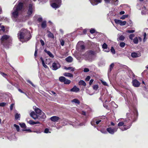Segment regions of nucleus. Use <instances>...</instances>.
Instances as JSON below:
<instances>
[{"instance_id": "nucleus-17", "label": "nucleus", "mask_w": 148, "mask_h": 148, "mask_svg": "<svg viewBox=\"0 0 148 148\" xmlns=\"http://www.w3.org/2000/svg\"><path fill=\"white\" fill-rule=\"evenodd\" d=\"M131 56L133 58L138 57L140 56V53H136L135 52H133L131 53Z\"/></svg>"}, {"instance_id": "nucleus-11", "label": "nucleus", "mask_w": 148, "mask_h": 148, "mask_svg": "<svg viewBox=\"0 0 148 148\" xmlns=\"http://www.w3.org/2000/svg\"><path fill=\"white\" fill-rule=\"evenodd\" d=\"M105 3H114L115 5H117L118 2V0H104Z\"/></svg>"}, {"instance_id": "nucleus-45", "label": "nucleus", "mask_w": 148, "mask_h": 148, "mask_svg": "<svg viewBox=\"0 0 148 148\" xmlns=\"http://www.w3.org/2000/svg\"><path fill=\"white\" fill-rule=\"evenodd\" d=\"M29 123L30 124L34 125L35 124V122L33 121L32 120H30L29 122Z\"/></svg>"}, {"instance_id": "nucleus-20", "label": "nucleus", "mask_w": 148, "mask_h": 148, "mask_svg": "<svg viewBox=\"0 0 148 148\" xmlns=\"http://www.w3.org/2000/svg\"><path fill=\"white\" fill-rule=\"evenodd\" d=\"M63 75L65 76L70 77H73V75L70 73H65L63 74Z\"/></svg>"}, {"instance_id": "nucleus-23", "label": "nucleus", "mask_w": 148, "mask_h": 148, "mask_svg": "<svg viewBox=\"0 0 148 148\" xmlns=\"http://www.w3.org/2000/svg\"><path fill=\"white\" fill-rule=\"evenodd\" d=\"M46 21H43L41 24V27L43 28H45L46 27Z\"/></svg>"}, {"instance_id": "nucleus-12", "label": "nucleus", "mask_w": 148, "mask_h": 148, "mask_svg": "<svg viewBox=\"0 0 148 148\" xmlns=\"http://www.w3.org/2000/svg\"><path fill=\"white\" fill-rule=\"evenodd\" d=\"M33 11L32 5L30 4L28 8V11L27 14L28 15H30L32 13Z\"/></svg>"}, {"instance_id": "nucleus-39", "label": "nucleus", "mask_w": 148, "mask_h": 148, "mask_svg": "<svg viewBox=\"0 0 148 148\" xmlns=\"http://www.w3.org/2000/svg\"><path fill=\"white\" fill-rule=\"evenodd\" d=\"M111 51L113 54H115V50L113 47H111Z\"/></svg>"}, {"instance_id": "nucleus-64", "label": "nucleus", "mask_w": 148, "mask_h": 148, "mask_svg": "<svg viewBox=\"0 0 148 148\" xmlns=\"http://www.w3.org/2000/svg\"><path fill=\"white\" fill-rule=\"evenodd\" d=\"M137 37L138 38V40H139L140 41H141L142 40V38L141 37Z\"/></svg>"}, {"instance_id": "nucleus-21", "label": "nucleus", "mask_w": 148, "mask_h": 148, "mask_svg": "<svg viewBox=\"0 0 148 148\" xmlns=\"http://www.w3.org/2000/svg\"><path fill=\"white\" fill-rule=\"evenodd\" d=\"M40 60L42 62V65L43 67L45 68H48V66L45 65L43 58L42 57H41L40 58Z\"/></svg>"}, {"instance_id": "nucleus-25", "label": "nucleus", "mask_w": 148, "mask_h": 148, "mask_svg": "<svg viewBox=\"0 0 148 148\" xmlns=\"http://www.w3.org/2000/svg\"><path fill=\"white\" fill-rule=\"evenodd\" d=\"M125 39V37L123 35H121L117 38V40L119 41V40L123 41Z\"/></svg>"}, {"instance_id": "nucleus-7", "label": "nucleus", "mask_w": 148, "mask_h": 148, "mask_svg": "<svg viewBox=\"0 0 148 148\" xmlns=\"http://www.w3.org/2000/svg\"><path fill=\"white\" fill-rule=\"evenodd\" d=\"M117 129L118 128L117 127L112 128L111 127H109L107 128V131L110 134H113L115 132L117 131Z\"/></svg>"}, {"instance_id": "nucleus-52", "label": "nucleus", "mask_w": 148, "mask_h": 148, "mask_svg": "<svg viewBox=\"0 0 148 148\" xmlns=\"http://www.w3.org/2000/svg\"><path fill=\"white\" fill-rule=\"evenodd\" d=\"M40 42L41 43V45L42 46H43L44 45L45 43H44V41L42 40H40Z\"/></svg>"}, {"instance_id": "nucleus-35", "label": "nucleus", "mask_w": 148, "mask_h": 148, "mask_svg": "<svg viewBox=\"0 0 148 148\" xmlns=\"http://www.w3.org/2000/svg\"><path fill=\"white\" fill-rule=\"evenodd\" d=\"M53 2H55L57 3H61V0H52Z\"/></svg>"}, {"instance_id": "nucleus-32", "label": "nucleus", "mask_w": 148, "mask_h": 148, "mask_svg": "<svg viewBox=\"0 0 148 148\" xmlns=\"http://www.w3.org/2000/svg\"><path fill=\"white\" fill-rule=\"evenodd\" d=\"M20 114H18V113H16V114L15 115V118L16 119H18V118H20Z\"/></svg>"}, {"instance_id": "nucleus-55", "label": "nucleus", "mask_w": 148, "mask_h": 148, "mask_svg": "<svg viewBox=\"0 0 148 148\" xmlns=\"http://www.w3.org/2000/svg\"><path fill=\"white\" fill-rule=\"evenodd\" d=\"M14 105V104L13 103L10 106V109L11 110H12Z\"/></svg>"}, {"instance_id": "nucleus-41", "label": "nucleus", "mask_w": 148, "mask_h": 148, "mask_svg": "<svg viewBox=\"0 0 148 148\" xmlns=\"http://www.w3.org/2000/svg\"><path fill=\"white\" fill-rule=\"evenodd\" d=\"M1 30L3 31H5L4 27L3 25H1L0 24V30Z\"/></svg>"}, {"instance_id": "nucleus-59", "label": "nucleus", "mask_w": 148, "mask_h": 148, "mask_svg": "<svg viewBox=\"0 0 148 148\" xmlns=\"http://www.w3.org/2000/svg\"><path fill=\"white\" fill-rule=\"evenodd\" d=\"M125 13V12L124 11H121L120 12L119 14L120 15H122V14H124Z\"/></svg>"}, {"instance_id": "nucleus-24", "label": "nucleus", "mask_w": 148, "mask_h": 148, "mask_svg": "<svg viewBox=\"0 0 148 148\" xmlns=\"http://www.w3.org/2000/svg\"><path fill=\"white\" fill-rule=\"evenodd\" d=\"M79 85H83L84 86H86V83L83 80H81L79 82Z\"/></svg>"}, {"instance_id": "nucleus-34", "label": "nucleus", "mask_w": 148, "mask_h": 148, "mask_svg": "<svg viewBox=\"0 0 148 148\" xmlns=\"http://www.w3.org/2000/svg\"><path fill=\"white\" fill-rule=\"evenodd\" d=\"M119 45L121 47H124L125 45V43L124 42H121L120 43Z\"/></svg>"}, {"instance_id": "nucleus-3", "label": "nucleus", "mask_w": 148, "mask_h": 148, "mask_svg": "<svg viewBox=\"0 0 148 148\" xmlns=\"http://www.w3.org/2000/svg\"><path fill=\"white\" fill-rule=\"evenodd\" d=\"M23 6V4L22 3H19L18 5L14 6L12 11V17L14 18L17 17L21 12Z\"/></svg>"}, {"instance_id": "nucleus-19", "label": "nucleus", "mask_w": 148, "mask_h": 148, "mask_svg": "<svg viewBox=\"0 0 148 148\" xmlns=\"http://www.w3.org/2000/svg\"><path fill=\"white\" fill-rule=\"evenodd\" d=\"M73 60L72 58L70 56H69L65 59L66 60L69 62H71L73 61Z\"/></svg>"}, {"instance_id": "nucleus-9", "label": "nucleus", "mask_w": 148, "mask_h": 148, "mask_svg": "<svg viewBox=\"0 0 148 148\" xmlns=\"http://www.w3.org/2000/svg\"><path fill=\"white\" fill-rule=\"evenodd\" d=\"M60 67V65L58 62H54L52 64L53 69L56 70Z\"/></svg>"}, {"instance_id": "nucleus-27", "label": "nucleus", "mask_w": 148, "mask_h": 148, "mask_svg": "<svg viewBox=\"0 0 148 148\" xmlns=\"http://www.w3.org/2000/svg\"><path fill=\"white\" fill-rule=\"evenodd\" d=\"M91 57V55H90L88 52L86 53V56L84 57L86 59L89 60V57Z\"/></svg>"}, {"instance_id": "nucleus-1", "label": "nucleus", "mask_w": 148, "mask_h": 148, "mask_svg": "<svg viewBox=\"0 0 148 148\" xmlns=\"http://www.w3.org/2000/svg\"><path fill=\"white\" fill-rule=\"evenodd\" d=\"M33 108L36 114L34 112L32 111L30 113V115L34 119H40L45 118L46 116L44 112L42 110L36 106H34Z\"/></svg>"}, {"instance_id": "nucleus-49", "label": "nucleus", "mask_w": 148, "mask_h": 148, "mask_svg": "<svg viewBox=\"0 0 148 148\" xmlns=\"http://www.w3.org/2000/svg\"><path fill=\"white\" fill-rule=\"evenodd\" d=\"M95 32V30L94 29H92L90 31V32L91 34H93Z\"/></svg>"}, {"instance_id": "nucleus-51", "label": "nucleus", "mask_w": 148, "mask_h": 148, "mask_svg": "<svg viewBox=\"0 0 148 148\" xmlns=\"http://www.w3.org/2000/svg\"><path fill=\"white\" fill-rule=\"evenodd\" d=\"M6 104V103H0V106H4Z\"/></svg>"}, {"instance_id": "nucleus-46", "label": "nucleus", "mask_w": 148, "mask_h": 148, "mask_svg": "<svg viewBox=\"0 0 148 148\" xmlns=\"http://www.w3.org/2000/svg\"><path fill=\"white\" fill-rule=\"evenodd\" d=\"M90 78V76H88L86 77L85 79V80L86 81H88Z\"/></svg>"}, {"instance_id": "nucleus-13", "label": "nucleus", "mask_w": 148, "mask_h": 148, "mask_svg": "<svg viewBox=\"0 0 148 148\" xmlns=\"http://www.w3.org/2000/svg\"><path fill=\"white\" fill-rule=\"evenodd\" d=\"M133 85L136 87H138L140 84V83L137 80L134 79L132 81Z\"/></svg>"}, {"instance_id": "nucleus-43", "label": "nucleus", "mask_w": 148, "mask_h": 148, "mask_svg": "<svg viewBox=\"0 0 148 148\" xmlns=\"http://www.w3.org/2000/svg\"><path fill=\"white\" fill-rule=\"evenodd\" d=\"M20 126L23 128H25V124L24 123H20Z\"/></svg>"}, {"instance_id": "nucleus-50", "label": "nucleus", "mask_w": 148, "mask_h": 148, "mask_svg": "<svg viewBox=\"0 0 148 148\" xmlns=\"http://www.w3.org/2000/svg\"><path fill=\"white\" fill-rule=\"evenodd\" d=\"M27 82L29 83V84H30L31 85H32L33 86H34V84L32 83L29 80H27Z\"/></svg>"}, {"instance_id": "nucleus-26", "label": "nucleus", "mask_w": 148, "mask_h": 148, "mask_svg": "<svg viewBox=\"0 0 148 148\" xmlns=\"http://www.w3.org/2000/svg\"><path fill=\"white\" fill-rule=\"evenodd\" d=\"M47 32L49 33L48 34V36L49 37L54 38V36L52 33L49 31H47Z\"/></svg>"}, {"instance_id": "nucleus-38", "label": "nucleus", "mask_w": 148, "mask_h": 148, "mask_svg": "<svg viewBox=\"0 0 148 148\" xmlns=\"http://www.w3.org/2000/svg\"><path fill=\"white\" fill-rule=\"evenodd\" d=\"M134 34H130L129 36V38L131 40H133V38L134 37Z\"/></svg>"}, {"instance_id": "nucleus-33", "label": "nucleus", "mask_w": 148, "mask_h": 148, "mask_svg": "<svg viewBox=\"0 0 148 148\" xmlns=\"http://www.w3.org/2000/svg\"><path fill=\"white\" fill-rule=\"evenodd\" d=\"M14 127L16 128L17 131H19V127L18 125H16V124H14Z\"/></svg>"}, {"instance_id": "nucleus-8", "label": "nucleus", "mask_w": 148, "mask_h": 148, "mask_svg": "<svg viewBox=\"0 0 148 148\" xmlns=\"http://www.w3.org/2000/svg\"><path fill=\"white\" fill-rule=\"evenodd\" d=\"M114 21L116 24H119L121 26H124L125 25L127 22L126 21H122L121 20L115 19Z\"/></svg>"}, {"instance_id": "nucleus-47", "label": "nucleus", "mask_w": 148, "mask_h": 148, "mask_svg": "<svg viewBox=\"0 0 148 148\" xmlns=\"http://www.w3.org/2000/svg\"><path fill=\"white\" fill-rule=\"evenodd\" d=\"M89 71V69L87 68H85V69H84V71L85 72H88Z\"/></svg>"}, {"instance_id": "nucleus-58", "label": "nucleus", "mask_w": 148, "mask_h": 148, "mask_svg": "<svg viewBox=\"0 0 148 148\" xmlns=\"http://www.w3.org/2000/svg\"><path fill=\"white\" fill-rule=\"evenodd\" d=\"M38 21L39 22H40L42 21V18H39L38 19Z\"/></svg>"}, {"instance_id": "nucleus-31", "label": "nucleus", "mask_w": 148, "mask_h": 148, "mask_svg": "<svg viewBox=\"0 0 148 148\" xmlns=\"http://www.w3.org/2000/svg\"><path fill=\"white\" fill-rule=\"evenodd\" d=\"M128 15H123L121 17L120 19L122 20H124L126 18L128 17Z\"/></svg>"}, {"instance_id": "nucleus-56", "label": "nucleus", "mask_w": 148, "mask_h": 148, "mask_svg": "<svg viewBox=\"0 0 148 148\" xmlns=\"http://www.w3.org/2000/svg\"><path fill=\"white\" fill-rule=\"evenodd\" d=\"M94 80L93 79H91L89 82V84L90 85H91L92 83L93 82Z\"/></svg>"}, {"instance_id": "nucleus-54", "label": "nucleus", "mask_w": 148, "mask_h": 148, "mask_svg": "<svg viewBox=\"0 0 148 148\" xmlns=\"http://www.w3.org/2000/svg\"><path fill=\"white\" fill-rule=\"evenodd\" d=\"M101 82V83H102V84H103L104 85H105V86L107 85V84L105 82L102 81Z\"/></svg>"}, {"instance_id": "nucleus-28", "label": "nucleus", "mask_w": 148, "mask_h": 148, "mask_svg": "<svg viewBox=\"0 0 148 148\" xmlns=\"http://www.w3.org/2000/svg\"><path fill=\"white\" fill-rule=\"evenodd\" d=\"M72 102H74L75 103H77L78 104L79 103V101L77 99H75L71 101Z\"/></svg>"}, {"instance_id": "nucleus-30", "label": "nucleus", "mask_w": 148, "mask_h": 148, "mask_svg": "<svg viewBox=\"0 0 148 148\" xmlns=\"http://www.w3.org/2000/svg\"><path fill=\"white\" fill-rule=\"evenodd\" d=\"M77 47H79L80 48V50H83L84 49L85 47L84 45H81L80 46H79V44H78V45H77Z\"/></svg>"}, {"instance_id": "nucleus-2", "label": "nucleus", "mask_w": 148, "mask_h": 148, "mask_svg": "<svg viewBox=\"0 0 148 148\" xmlns=\"http://www.w3.org/2000/svg\"><path fill=\"white\" fill-rule=\"evenodd\" d=\"M18 35V39L22 42L28 41L30 38V33L26 29H22Z\"/></svg>"}, {"instance_id": "nucleus-36", "label": "nucleus", "mask_w": 148, "mask_h": 148, "mask_svg": "<svg viewBox=\"0 0 148 148\" xmlns=\"http://www.w3.org/2000/svg\"><path fill=\"white\" fill-rule=\"evenodd\" d=\"M102 48L104 49H107V45L105 43H104L102 45Z\"/></svg>"}, {"instance_id": "nucleus-48", "label": "nucleus", "mask_w": 148, "mask_h": 148, "mask_svg": "<svg viewBox=\"0 0 148 148\" xmlns=\"http://www.w3.org/2000/svg\"><path fill=\"white\" fill-rule=\"evenodd\" d=\"M49 130L48 128H46L44 131V133H47L49 132Z\"/></svg>"}, {"instance_id": "nucleus-15", "label": "nucleus", "mask_w": 148, "mask_h": 148, "mask_svg": "<svg viewBox=\"0 0 148 148\" xmlns=\"http://www.w3.org/2000/svg\"><path fill=\"white\" fill-rule=\"evenodd\" d=\"M60 3H57L53 2V3L51 4V6L53 8H57L60 6Z\"/></svg>"}, {"instance_id": "nucleus-60", "label": "nucleus", "mask_w": 148, "mask_h": 148, "mask_svg": "<svg viewBox=\"0 0 148 148\" xmlns=\"http://www.w3.org/2000/svg\"><path fill=\"white\" fill-rule=\"evenodd\" d=\"M1 74L3 76H5L6 75V74L3 73H1Z\"/></svg>"}, {"instance_id": "nucleus-53", "label": "nucleus", "mask_w": 148, "mask_h": 148, "mask_svg": "<svg viewBox=\"0 0 148 148\" xmlns=\"http://www.w3.org/2000/svg\"><path fill=\"white\" fill-rule=\"evenodd\" d=\"M61 44L62 46H63L64 45V42L63 40H60Z\"/></svg>"}, {"instance_id": "nucleus-16", "label": "nucleus", "mask_w": 148, "mask_h": 148, "mask_svg": "<svg viewBox=\"0 0 148 148\" xmlns=\"http://www.w3.org/2000/svg\"><path fill=\"white\" fill-rule=\"evenodd\" d=\"M79 91V89L76 86H74L70 90L71 92H77Z\"/></svg>"}, {"instance_id": "nucleus-61", "label": "nucleus", "mask_w": 148, "mask_h": 148, "mask_svg": "<svg viewBox=\"0 0 148 148\" xmlns=\"http://www.w3.org/2000/svg\"><path fill=\"white\" fill-rule=\"evenodd\" d=\"M101 120H99L97 121L96 122V124H98L100 122H101Z\"/></svg>"}, {"instance_id": "nucleus-14", "label": "nucleus", "mask_w": 148, "mask_h": 148, "mask_svg": "<svg viewBox=\"0 0 148 148\" xmlns=\"http://www.w3.org/2000/svg\"><path fill=\"white\" fill-rule=\"evenodd\" d=\"M60 118L58 116H54L51 117L50 119L53 122H57L59 119Z\"/></svg>"}, {"instance_id": "nucleus-62", "label": "nucleus", "mask_w": 148, "mask_h": 148, "mask_svg": "<svg viewBox=\"0 0 148 148\" xmlns=\"http://www.w3.org/2000/svg\"><path fill=\"white\" fill-rule=\"evenodd\" d=\"M81 114L83 115H86V113L84 111H82Z\"/></svg>"}, {"instance_id": "nucleus-10", "label": "nucleus", "mask_w": 148, "mask_h": 148, "mask_svg": "<svg viewBox=\"0 0 148 148\" xmlns=\"http://www.w3.org/2000/svg\"><path fill=\"white\" fill-rule=\"evenodd\" d=\"M102 0H89L90 3L93 5H97L98 3H101Z\"/></svg>"}, {"instance_id": "nucleus-18", "label": "nucleus", "mask_w": 148, "mask_h": 148, "mask_svg": "<svg viewBox=\"0 0 148 148\" xmlns=\"http://www.w3.org/2000/svg\"><path fill=\"white\" fill-rule=\"evenodd\" d=\"M44 51L46 53H47L49 55V56L50 57L52 58L54 57L53 55L50 51H47L46 49H45Z\"/></svg>"}, {"instance_id": "nucleus-44", "label": "nucleus", "mask_w": 148, "mask_h": 148, "mask_svg": "<svg viewBox=\"0 0 148 148\" xmlns=\"http://www.w3.org/2000/svg\"><path fill=\"white\" fill-rule=\"evenodd\" d=\"M114 66V63H112L110 66V71Z\"/></svg>"}, {"instance_id": "nucleus-63", "label": "nucleus", "mask_w": 148, "mask_h": 148, "mask_svg": "<svg viewBox=\"0 0 148 148\" xmlns=\"http://www.w3.org/2000/svg\"><path fill=\"white\" fill-rule=\"evenodd\" d=\"M25 130L26 131H27L29 132H32L31 130L29 129H27Z\"/></svg>"}, {"instance_id": "nucleus-6", "label": "nucleus", "mask_w": 148, "mask_h": 148, "mask_svg": "<svg viewBox=\"0 0 148 148\" xmlns=\"http://www.w3.org/2000/svg\"><path fill=\"white\" fill-rule=\"evenodd\" d=\"M59 80L60 82H64L65 84H69L71 82V81L70 80L66 79L65 77L63 76L60 77Z\"/></svg>"}, {"instance_id": "nucleus-42", "label": "nucleus", "mask_w": 148, "mask_h": 148, "mask_svg": "<svg viewBox=\"0 0 148 148\" xmlns=\"http://www.w3.org/2000/svg\"><path fill=\"white\" fill-rule=\"evenodd\" d=\"M135 31L134 30H128L126 32L129 33H132L135 32Z\"/></svg>"}, {"instance_id": "nucleus-40", "label": "nucleus", "mask_w": 148, "mask_h": 148, "mask_svg": "<svg viewBox=\"0 0 148 148\" xmlns=\"http://www.w3.org/2000/svg\"><path fill=\"white\" fill-rule=\"evenodd\" d=\"M98 86L97 85H95L93 86V89L95 90H97L98 88Z\"/></svg>"}, {"instance_id": "nucleus-29", "label": "nucleus", "mask_w": 148, "mask_h": 148, "mask_svg": "<svg viewBox=\"0 0 148 148\" xmlns=\"http://www.w3.org/2000/svg\"><path fill=\"white\" fill-rule=\"evenodd\" d=\"M133 42L135 44H138V38L136 37L133 39Z\"/></svg>"}, {"instance_id": "nucleus-22", "label": "nucleus", "mask_w": 148, "mask_h": 148, "mask_svg": "<svg viewBox=\"0 0 148 148\" xmlns=\"http://www.w3.org/2000/svg\"><path fill=\"white\" fill-rule=\"evenodd\" d=\"M64 69L66 70H70L72 71H73L75 70V68L71 67H64Z\"/></svg>"}, {"instance_id": "nucleus-37", "label": "nucleus", "mask_w": 148, "mask_h": 148, "mask_svg": "<svg viewBox=\"0 0 148 148\" xmlns=\"http://www.w3.org/2000/svg\"><path fill=\"white\" fill-rule=\"evenodd\" d=\"M101 133L103 134L107 133V131L104 129H102L101 130Z\"/></svg>"}, {"instance_id": "nucleus-5", "label": "nucleus", "mask_w": 148, "mask_h": 148, "mask_svg": "<svg viewBox=\"0 0 148 148\" xmlns=\"http://www.w3.org/2000/svg\"><path fill=\"white\" fill-rule=\"evenodd\" d=\"M1 43L4 45V43L9 42L11 40V38L10 36L6 35H5L3 36L1 38Z\"/></svg>"}, {"instance_id": "nucleus-57", "label": "nucleus", "mask_w": 148, "mask_h": 148, "mask_svg": "<svg viewBox=\"0 0 148 148\" xmlns=\"http://www.w3.org/2000/svg\"><path fill=\"white\" fill-rule=\"evenodd\" d=\"M37 50L36 48L35 51L34 53V56H37Z\"/></svg>"}, {"instance_id": "nucleus-4", "label": "nucleus", "mask_w": 148, "mask_h": 148, "mask_svg": "<svg viewBox=\"0 0 148 148\" xmlns=\"http://www.w3.org/2000/svg\"><path fill=\"white\" fill-rule=\"evenodd\" d=\"M118 121L119 122L118 124V126L119 127L123 126V127L120 128L122 131L126 130L131 127V125H127V124L129 122V121L127 120L120 119L118 120Z\"/></svg>"}]
</instances>
